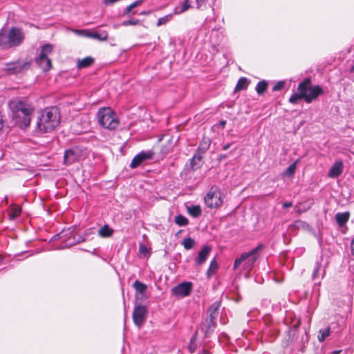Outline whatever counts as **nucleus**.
I'll return each instance as SVG.
<instances>
[{
    "label": "nucleus",
    "instance_id": "28",
    "mask_svg": "<svg viewBox=\"0 0 354 354\" xmlns=\"http://www.w3.org/2000/svg\"><path fill=\"white\" fill-rule=\"evenodd\" d=\"M268 82L266 80L259 81L256 87L255 90L259 95L263 94L268 88Z\"/></svg>",
    "mask_w": 354,
    "mask_h": 354
},
{
    "label": "nucleus",
    "instance_id": "43",
    "mask_svg": "<svg viewBox=\"0 0 354 354\" xmlns=\"http://www.w3.org/2000/svg\"><path fill=\"white\" fill-rule=\"evenodd\" d=\"M197 8H201L202 6H205L207 0H195Z\"/></svg>",
    "mask_w": 354,
    "mask_h": 354
},
{
    "label": "nucleus",
    "instance_id": "46",
    "mask_svg": "<svg viewBox=\"0 0 354 354\" xmlns=\"http://www.w3.org/2000/svg\"><path fill=\"white\" fill-rule=\"evenodd\" d=\"M3 125H4L3 116L1 113V112L0 111V131L2 130Z\"/></svg>",
    "mask_w": 354,
    "mask_h": 354
},
{
    "label": "nucleus",
    "instance_id": "20",
    "mask_svg": "<svg viewBox=\"0 0 354 354\" xmlns=\"http://www.w3.org/2000/svg\"><path fill=\"white\" fill-rule=\"evenodd\" d=\"M203 159V155L196 151L195 154L190 160V166L193 170L200 168L201 165L198 164Z\"/></svg>",
    "mask_w": 354,
    "mask_h": 354
},
{
    "label": "nucleus",
    "instance_id": "7",
    "mask_svg": "<svg viewBox=\"0 0 354 354\" xmlns=\"http://www.w3.org/2000/svg\"><path fill=\"white\" fill-rule=\"evenodd\" d=\"M204 202L205 205L211 209H216L221 207L223 204V199L221 198V193L218 187H212L205 196Z\"/></svg>",
    "mask_w": 354,
    "mask_h": 354
},
{
    "label": "nucleus",
    "instance_id": "36",
    "mask_svg": "<svg viewBox=\"0 0 354 354\" xmlns=\"http://www.w3.org/2000/svg\"><path fill=\"white\" fill-rule=\"evenodd\" d=\"M285 84H286V83L284 81H279L272 87V91H281L284 88Z\"/></svg>",
    "mask_w": 354,
    "mask_h": 354
},
{
    "label": "nucleus",
    "instance_id": "47",
    "mask_svg": "<svg viewBox=\"0 0 354 354\" xmlns=\"http://www.w3.org/2000/svg\"><path fill=\"white\" fill-rule=\"evenodd\" d=\"M226 124V120H222L216 126H218L221 128H224Z\"/></svg>",
    "mask_w": 354,
    "mask_h": 354
},
{
    "label": "nucleus",
    "instance_id": "52",
    "mask_svg": "<svg viewBox=\"0 0 354 354\" xmlns=\"http://www.w3.org/2000/svg\"><path fill=\"white\" fill-rule=\"evenodd\" d=\"M351 71L354 73V65L351 67Z\"/></svg>",
    "mask_w": 354,
    "mask_h": 354
},
{
    "label": "nucleus",
    "instance_id": "23",
    "mask_svg": "<svg viewBox=\"0 0 354 354\" xmlns=\"http://www.w3.org/2000/svg\"><path fill=\"white\" fill-rule=\"evenodd\" d=\"M21 212V208L19 206L14 205L10 207L8 212L9 218L14 220L18 217Z\"/></svg>",
    "mask_w": 354,
    "mask_h": 354
},
{
    "label": "nucleus",
    "instance_id": "42",
    "mask_svg": "<svg viewBox=\"0 0 354 354\" xmlns=\"http://www.w3.org/2000/svg\"><path fill=\"white\" fill-rule=\"evenodd\" d=\"M218 268V265L217 263H216V261L214 260H213L211 263H210V266H209V270L207 271V273L209 274V272L212 270H216Z\"/></svg>",
    "mask_w": 354,
    "mask_h": 354
},
{
    "label": "nucleus",
    "instance_id": "29",
    "mask_svg": "<svg viewBox=\"0 0 354 354\" xmlns=\"http://www.w3.org/2000/svg\"><path fill=\"white\" fill-rule=\"evenodd\" d=\"M330 333V327L320 329L319 330V334L317 336V339H318L319 342H323L326 339V338L329 336Z\"/></svg>",
    "mask_w": 354,
    "mask_h": 354
},
{
    "label": "nucleus",
    "instance_id": "38",
    "mask_svg": "<svg viewBox=\"0 0 354 354\" xmlns=\"http://www.w3.org/2000/svg\"><path fill=\"white\" fill-rule=\"evenodd\" d=\"M76 244H77V243L75 241V237H74V236L73 238L70 237L65 241V245L63 247H61L60 248L71 247Z\"/></svg>",
    "mask_w": 354,
    "mask_h": 354
},
{
    "label": "nucleus",
    "instance_id": "1",
    "mask_svg": "<svg viewBox=\"0 0 354 354\" xmlns=\"http://www.w3.org/2000/svg\"><path fill=\"white\" fill-rule=\"evenodd\" d=\"M323 93L324 90L320 86L313 85L311 79L306 77L299 83L297 91L290 97L288 102L296 104L299 100H304L306 103L310 104Z\"/></svg>",
    "mask_w": 354,
    "mask_h": 354
},
{
    "label": "nucleus",
    "instance_id": "3",
    "mask_svg": "<svg viewBox=\"0 0 354 354\" xmlns=\"http://www.w3.org/2000/svg\"><path fill=\"white\" fill-rule=\"evenodd\" d=\"M60 119V112L57 107L46 108L38 116L37 128L41 133L52 132L59 126Z\"/></svg>",
    "mask_w": 354,
    "mask_h": 354
},
{
    "label": "nucleus",
    "instance_id": "32",
    "mask_svg": "<svg viewBox=\"0 0 354 354\" xmlns=\"http://www.w3.org/2000/svg\"><path fill=\"white\" fill-rule=\"evenodd\" d=\"M195 241L193 239L188 237L183 239L182 244L186 250L192 249L194 245Z\"/></svg>",
    "mask_w": 354,
    "mask_h": 354
},
{
    "label": "nucleus",
    "instance_id": "30",
    "mask_svg": "<svg viewBox=\"0 0 354 354\" xmlns=\"http://www.w3.org/2000/svg\"><path fill=\"white\" fill-rule=\"evenodd\" d=\"M175 223L179 226H186L189 221L185 216L178 214L175 217Z\"/></svg>",
    "mask_w": 354,
    "mask_h": 354
},
{
    "label": "nucleus",
    "instance_id": "39",
    "mask_svg": "<svg viewBox=\"0 0 354 354\" xmlns=\"http://www.w3.org/2000/svg\"><path fill=\"white\" fill-rule=\"evenodd\" d=\"M196 335L192 337L190 339V343L189 345V350L191 353H194L196 349Z\"/></svg>",
    "mask_w": 354,
    "mask_h": 354
},
{
    "label": "nucleus",
    "instance_id": "15",
    "mask_svg": "<svg viewBox=\"0 0 354 354\" xmlns=\"http://www.w3.org/2000/svg\"><path fill=\"white\" fill-rule=\"evenodd\" d=\"M211 251V247L208 245L204 246L198 252V257L196 258V263L198 266L203 264L207 260Z\"/></svg>",
    "mask_w": 354,
    "mask_h": 354
},
{
    "label": "nucleus",
    "instance_id": "40",
    "mask_svg": "<svg viewBox=\"0 0 354 354\" xmlns=\"http://www.w3.org/2000/svg\"><path fill=\"white\" fill-rule=\"evenodd\" d=\"M139 253L145 257L149 254V251L146 245L143 243L139 245Z\"/></svg>",
    "mask_w": 354,
    "mask_h": 354
},
{
    "label": "nucleus",
    "instance_id": "5",
    "mask_svg": "<svg viewBox=\"0 0 354 354\" xmlns=\"http://www.w3.org/2000/svg\"><path fill=\"white\" fill-rule=\"evenodd\" d=\"M99 124L108 130H115L119 125L120 120L117 114L110 107L100 108L97 113Z\"/></svg>",
    "mask_w": 354,
    "mask_h": 354
},
{
    "label": "nucleus",
    "instance_id": "34",
    "mask_svg": "<svg viewBox=\"0 0 354 354\" xmlns=\"http://www.w3.org/2000/svg\"><path fill=\"white\" fill-rule=\"evenodd\" d=\"M296 165L297 162H295L290 165L284 171V174L290 176H293L296 171Z\"/></svg>",
    "mask_w": 354,
    "mask_h": 354
},
{
    "label": "nucleus",
    "instance_id": "21",
    "mask_svg": "<svg viewBox=\"0 0 354 354\" xmlns=\"http://www.w3.org/2000/svg\"><path fill=\"white\" fill-rule=\"evenodd\" d=\"M94 62V59L91 57H86L82 59H78L77 67L78 68H84L90 66Z\"/></svg>",
    "mask_w": 354,
    "mask_h": 354
},
{
    "label": "nucleus",
    "instance_id": "14",
    "mask_svg": "<svg viewBox=\"0 0 354 354\" xmlns=\"http://www.w3.org/2000/svg\"><path fill=\"white\" fill-rule=\"evenodd\" d=\"M343 162L342 160L335 161L330 169L328 176L335 178L340 176L343 171Z\"/></svg>",
    "mask_w": 354,
    "mask_h": 354
},
{
    "label": "nucleus",
    "instance_id": "51",
    "mask_svg": "<svg viewBox=\"0 0 354 354\" xmlns=\"http://www.w3.org/2000/svg\"><path fill=\"white\" fill-rule=\"evenodd\" d=\"M341 351H333L330 354H340Z\"/></svg>",
    "mask_w": 354,
    "mask_h": 354
},
{
    "label": "nucleus",
    "instance_id": "11",
    "mask_svg": "<svg viewBox=\"0 0 354 354\" xmlns=\"http://www.w3.org/2000/svg\"><path fill=\"white\" fill-rule=\"evenodd\" d=\"M153 156L154 153L151 150L142 151L136 156H134V158L132 159L131 162L130 164V167L131 169L137 168L145 161L151 160Z\"/></svg>",
    "mask_w": 354,
    "mask_h": 354
},
{
    "label": "nucleus",
    "instance_id": "19",
    "mask_svg": "<svg viewBox=\"0 0 354 354\" xmlns=\"http://www.w3.org/2000/svg\"><path fill=\"white\" fill-rule=\"evenodd\" d=\"M211 140L209 138H203L199 144V146L198 147L196 151L201 155H203L209 148Z\"/></svg>",
    "mask_w": 354,
    "mask_h": 354
},
{
    "label": "nucleus",
    "instance_id": "24",
    "mask_svg": "<svg viewBox=\"0 0 354 354\" xmlns=\"http://www.w3.org/2000/svg\"><path fill=\"white\" fill-rule=\"evenodd\" d=\"M250 81L246 77H241L236 85V91H241L247 89L249 85Z\"/></svg>",
    "mask_w": 354,
    "mask_h": 354
},
{
    "label": "nucleus",
    "instance_id": "26",
    "mask_svg": "<svg viewBox=\"0 0 354 354\" xmlns=\"http://www.w3.org/2000/svg\"><path fill=\"white\" fill-rule=\"evenodd\" d=\"M220 307V303L219 302H214L212 304V305L209 307V318H211V322L213 323V319H214L218 314V310Z\"/></svg>",
    "mask_w": 354,
    "mask_h": 354
},
{
    "label": "nucleus",
    "instance_id": "6",
    "mask_svg": "<svg viewBox=\"0 0 354 354\" xmlns=\"http://www.w3.org/2000/svg\"><path fill=\"white\" fill-rule=\"evenodd\" d=\"M2 30L1 48L8 49L19 46L24 39V35L21 30L12 27L6 34L3 29Z\"/></svg>",
    "mask_w": 354,
    "mask_h": 354
},
{
    "label": "nucleus",
    "instance_id": "16",
    "mask_svg": "<svg viewBox=\"0 0 354 354\" xmlns=\"http://www.w3.org/2000/svg\"><path fill=\"white\" fill-rule=\"evenodd\" d=\"M77 160V154L74 149H66L64 152V161L66 165H71Z\"/></svg>",
    "mask_w": 354,
    "mask_h": 354
},
{
    "label": "nucleus",
    "instance_id": "49",
    "mask_svg": "<svg viewBox=\"0 0 354 354\" xmlns=\"http://www.w3.org/2000/svg\"><path fill=\"white\" fill-rule=\"evenodd\" d=\"M230 146H231V144L230 143H227V144L223 145V149L225 150V151L227 150L230 147Z\"/></svg>",
    "mask_w": 354,
    "mask_h": 354
},
{
    "label": "nucleus",
    "instance_id": "31",
    "mask_svg": "<svg viewBox=\"0 0 354 354\" xmlns=\"http://www.w3.org/2000/svg\"><path fill=\"white\" fill-rule=\"evenodd\" d=\"M322 263L319 261H317L315 264L314 270L312 274L313 280L315 281L319 277V272L321 270Z\"/></svg>",
    "mask_w": 354,
    "mask_h": 354
},
{
    "label": "nucleus",
    "instance_id": "41",
    "mask_svg": "<svg viewBox=\"0 0 354 354\" xmlns=\"http://www.w3.org/2000/svg\"><path fill=\"white\" fill-rule=\"evenodd\" d=\"M215 327V323L213 321V323L211 322V318H209V323L207 326V328L206 329L205 332V337H208L209 335V331L211 330L212 329L213 330Z\"/></svg>",
    "mask_w": 354,
    "mask_h": 354
},
{
    "label": "nucleus",
    "instance_id": "4",
    "mask_svg": "<svg viewBox=\"0 0 354 354\" xmlns=\"http://www.w3.org/2000/svg\"><path fill=\"white\" fill-rule=\"evenodd\" d=\"M264 248L265 245L260 243L250 251L241 254L240 257L236 259L234 261L233 266L234 270H237L241 266L242 269L244 270H251L254 263L259 259L261 251Z\"/></svg>",
    "mask_w": 354,
    "mask_h": 354
},
{
    "label": "nucleus",
    "instance_id": "8",
    "mask_svg": "<svg viewBox=\"0 0 354 354\" xmlns=\"http://www.w3.org/2000/svg\"><path fill=\"white\" fill-rule=\"evenodd\" d=\"M52 50V45L48 44L42 46L41 52L35 59L38 66L44 71H49L52 67L51 60L48 57Z\"/></svg>",
    "mask_w": 354,
    "mask_h": 354
},
{
    "label": "nucleus",
    "instance_id": "45",
    "mask_svg": "<svg viewBox=\"0 0 354 354\" xmlns=\"http://www.w3.org/2000/svg\"><path fill=\"white\" fill-rule=\"evenodd\" d=\"M64 233V231H62V232H60V233H59V234H57L54 235V236H53V238H52V240L55 241V240H57V239H60V238L64 237V236H66V234H63Z\"/></svg>",
    "mask_w": 354,
    "mask_h": 354
},
{
    "label": "nucleus",
    "instance_id": "18",
    "mask_svg": "<svg viewBox=\"0 0 354 354\" xmlns=\"http://www.w3.org/2000/svg\"><path fill=\"white\" fill-rule=\"evenodd\" d=\"M85 35L100 41H105L108 38V32L105 30L101 32H86Z\"/></svg>",
    "mask_w": 354,
    "mask_h": 354
},
{
    "label": "nucleus",
    "instance_id": "48",
    "mask_svg": "<svg viewBox=\"0 0 354 354\" xmlns=\"http://www.w3.org/2000/svg\"><path fill=\"white\" fill-rule=\"evenodd\" d=\"M292 206V202H286L284 203H283V208H288V207H290Z\"/></svg>",
    "mask_w": 354,
    "mask_h": 354
},
{
    "label": "nucleus",
    "instance_id": "25",
    "mask_svg": "<svg viewBox=\"0 0 354 354\" xmlns=\"http://www.w3.org/2000/svg\"><path fill=\"white\" fill-rule=\"evenodd\" d=\"M113 233V230L108 225H104L98 232V234L101 237H109Z\"/></svg>",
    "mask_w": 354,
    "mask_h": 354
},
{
    "label": "nucleus",
    "instance_id": "22",
    "mask_svg": "<svg viewBox=\"0 0 354 354\" xmlns=\"http://www.w3.org/2000/svg\"><path fill=\"white\" fill-rule=\"evenodd\" d=\"M188 213L194 218L199 217L202 214L200 205H192L187 207Z\"/></svg>",
    "mask_w": 354,
    "mask_h": 354
},
{
    "label": "nucleus",
    "instance_id": "37",
    "mask_svg": "<svg viewBox=\"0 0 354 354\" xmlns=\"http://www.w3.org/2000/svg\"><path fill=\"white\" fill-rule=\"evenodd\" d=\"M140 4H141V1H136L133 3H132L131 4H130L129 6H128L126 8L124 14H129L133 8L137 7L138 6H139Z\"/></svg>",
    "mask_w": 354,
    "mask_h": 354
},
{
    "label": "nucleus",
    "instance_id": "13",
    "mask_svg": "<svg viewBox=\"0 0 354 354\" xmlns=\"http://www.w3.org/2000/svg\"><path fill=\"white\" fill-rule=\"evenodd\" d=\"M133 287L136 290V299L142 300L145 297V293L147 288V285L138 280H136L133 283Z\"/></svg>",
    "mask_w": 354,
    "mask_h": 354
},
{
    "label": "nucleus",
    "instance_id": "44",
    "mask_svg": "<svg viewBox=\"0 0 354 354\" xmlns=\"http://www.w3.org/2000/svg\"><path fill=\"white\" fill-rule=\"evenodd\" d=\"M75 241H76L77 244L86 241V239L82 235L75 236Z\"/></svg>",
    "mask_w": 354,
    "mask_h": 354
},
{
    "label": "nucleus",
    "instance_id": "53",
    "mask_svg": "<svg viewBox=\"0 0 354 354\" xmlns=\"http://www.w3.org/2000/svg\"><path fill=\"white\" fill-rule=\"evenodd\" d=\"M324 274H325V270H323V274H322V277H324Z\"/></svg>",
    "mask_w": 354,
    "mask_h": 354
},
{
    "label": "nucleus",
    "instance_id": "2",
    "mask_svg": "<svg viewBox=\"0 0 354 354\" xmlns=\"http://www.w3.org/2000/svg\"><path fill=\"white\" fill-rule=\"evenodd\" d=\"M8 107L12 111L13 119L21 128L30 126L34 108L26 100L14 98L9 101Z\"/></svg>",
    "mask_w": 354,
    "mask_h": 354
},
{
    "label": "nucleus",
    "instance_id": "17",
    "mask_svg": "<svg viewBox=\"0 0 354 354\" xmlns=\"http://www.w3.org/2000/svg\"><path fill=\"white\" fill-rule=\"evenodd\" d=\"M350 213L348 212H339L335 216V221L339 227L344 226L348 221Z\"/></svg>",
    "mask_w": 354,
    "mask_h": 354
},
{
    "label": "nucleus",
    "instance_id": "27",
    "mask_svg": "<svg viewBox=\"0 0 354 354\" xmlns=\"http://www.w3.org/2000/svg\"><path fill=\"white\" fill-rule=\"evenodd\" d=\"M191 7L189 1V0H185L183 3L180 7H176L174 9V15H180L186 10H187Z\"/></svg>",
    "mask_w": 354,
    "mask_h": 354
},
{
    "label": "nucleus",
    "instance_id": "12",
    "mask_svg": "<svg viewBox=\"0 0 354 354\" xmlns=\"http://www.w3.org/2000/svg\"><path fill=\"white\" fill-rule=\"evenodd\" d=\"M192 290L191 282H183L172 288V293L179 297L188 296Z\"/></svg>",
    "mask_w": 354,
    "mask_h": 354
},
{
    "label": "nucleus",
    "instance_id": "10",
    "mask_svg": "<svg viewBox=\"0 0 354 354\" xmlns=\"http://www.w3.org/2000/svg\"><path fill=\"white\" fill-rule=\"evenodd\" d=\"M147 308L145 306H136L133 312V321L136 326L140 328L147 319Z\"/></svg>",
    "mask_w": 354,
    "mask_h": 354
},
{
    "label": "nucleus",
    "instance_id": "9",
    "mask_svg": "<svg viewBox=\"0 0 354 354\" xmlns=\"http://www.w3.org/2000/svg\"><path fill=\"white\" fill-rule=\"evenodd\" d=\"M30 63L21 60L6 64V71L10 75H15L29 68Z\"/></svg>",
    "mask_w": 354,
    "mask_h": 354
},
{
    "label": "nucleus",
    "instance_id": "35",
    "mask_svg": "<svg viewBox=\"0 0 354 354\" xmlns=\"http://www.w3.org/2000/svg\"><path fill=\"white\" fill-rule=\"evenodd\" d=\"M140 23V20L138 19H131L127 21H124L122 23V25L123 26H136L138 25Z\"/></svg>",
    "mask_w": 354,
    "mask_h": 354
},
{
    "label": "nucleus",
    "instance_id": "33",
    "mask_svg": "<svg viewBox=\"0 0 354 354\" xmlns=\"http://www.w3.org/2000/svg\"><path fill=\"white\" fill-rule=\"evenodd\" d=\"M174 15V14H169L162 17L159 18L157 22V26H160L162 25L166 24L167 22L171 20Z\"/></svg>",
    "mask_w": 354,
    "mask_h": 354
},
{
    "label": "nucleus",
    "instance_id": "50",
    "mask_svg": "<svg viewBox=\"0 0 354 354\" xmlns=\"http://www.w3.org/2000/svg\"><path fill=\"white\" fill-rule=\"evenodd\" d=\"M2 30H0V48H1Z\"/></svg>",
    "mask_w": 354,
    "mask_h": 354
}]
</instances>
